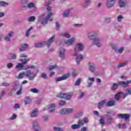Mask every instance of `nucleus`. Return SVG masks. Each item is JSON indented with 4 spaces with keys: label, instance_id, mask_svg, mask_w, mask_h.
<instances>
[{
    "label": "nucleus",
    "instance_id": "nucleus-1",
    "mask_svg": "<svg viewBox=\"0 0 131 131\" xmlns=\"http://www.w3.org/2000/svg\"><path fill=\"white\" fill-rule=\"evenodd\" d=\"M50 4H51L50 2L45 3V6L48 7V11L39 16V21L42 25H46L49 20V21H53V18L51 17L54 15V13L52 12L51 8L49 7Z\"/></svg>",
    "mask_w": 131,
    "mask_h": 131
},
{
    "label": "nucleus",
    "instance_id": "nucleus-2",
    "mask_svg": "<svg viewBox=\"0 0 131 131\" xmlns=\"http://www.w3.org/2000/svg\"><path fill=\"white\" fill-rule=\"evenodd\" d=\"M35 75H36V74L32 73L31 71L28 70L26 72L19 73L18 75L16 76V78L18 79H22V78H24V76H26V77L29 78V80H33L35 78Z\"/></svg>",
    "mask_w": 131,
    "mask_h": 131
},
{
    "label": "nucleus",
    "instance_id": "nucleus-3",
    "mask_svg": "<svg viewBox=\"0 0 131 131\" xmlns=\"http://www.w3.org/2000/svg\"><path fill=\"white\" fill-rule=\"evenodd\" d=\"M22 7L23 9H34V11H36V6L35 4L33 3H29V0H22Z\"/></svg>",
    "mask_w": 131,
    "mask_h": 131
},
{
    "label": "nucleus",
    "instance_id": "nucleus-4",
    "mask_svg": "<svg viewBox=\"0 0 131 131\" xmlns=\"http://www.w3.org/2000/svg\"><path fill=\"white\" fill-rule=\"evenodd\" d=\"M73 56H74V57H76V62L77 65H80V62L83 60V56H82V54H80L78 55L77 52H75Z\"/></svg>",
    "mask_w": 131,
    "mask_h": 131
},
{
    "label": "nucleus",
    "instance_id": "nucleus-5",
    "mask_svg": "<svg viewBox=\"0 0 131 131\" xmlns=\"http://www.w3.org/2000/svg\"><path fill=\"white\" fill-rule=\"evenodd\" d=\"M84 50V45L81 42L77 43L74 49L75 53H77L78 52H81Z\"/></svg>",
    "mask_w": 131,
    "mask_h": 131
},
{
    "label": "nucleus",
    "instance_id": "nucleus-6",
    "mask_svg": "<svg viewBox=\"0 0 131 131\" xmlns=\"http://www.w3.org/2000/svg\"><path fill=\"white\" fill-rule=\"evenodd\" d=\"M70 77V73H68L64 74L62 76L57 77L55 78V81H56V82H58L59 81H62V80H66V79H68V78H69Z\"/></svg>",
    "mask_w": 131,
    "mask_h": 131
},
{
    "label": "nucleus",
    "instance_id": "nucleus-7",
    "mask_svg": "<svg viewBox=\"0 0 131 131\" xmlns=\"http://www.w3.org/2000/svg\"><path fill=\"white\" fill-rule=\"evenodd\" d=\"M27 58V55L26 53H23L20 56L19 61H20L23 64H26L30 60L29 58Z\"/></svg>",
    "mask_w": 131,
    "mask_h": 131
},
{
    "label": "nucleus",
    "instance_id": "nucleus-8",
    "mask_svg": "<svg viewBox=\"0 0 131 131\" xmlns=\"http://www.w3.org/2000/svg\"><path fill=\"white\" fill-rule=\"evenodd\" d=\"M75 41H76V38L75 37H72L70 39H69L67 40L64 41L65 45H67V46H73L74 43H75Z\"/></svg>",
    "mask_w": 131,
    "mask_h": 131
},
{
    "label": "nucleus",
    "instance_id": "nucleus-9",
    "mask_svg": "<svg viewBox=\"0 0 131 131\" xmlns=\"http://www.w3.org/2000/svg\"><path fill=\"white\" fill-rule=\"evenodd\" d=\"M13 36H14V32L10 31L8 33L7 35L4 37V40H5V41L10 42L11 40L12 37Z\"/></svg>",
    "mask_w": 131,
    "mask_h": 131
},
{
    "label": "nucleus",
    "instance_id": "nucleus-10",
    "mask_svg": "<svg viewBox=\"0 0 131 131\" xmlns=\"http://www.w3.org/2000/svg\"><path fill=\"white\" fill-rule=\"evenodd\" d=\"M89 65V70L92 73H94V72H96L97 69L96 68V66H95V63L94 62H90L88 64Z\"/></svg>",
    "mask_w": 131,
    "mask_h": 131
},
{
    "label": "nucleus",
    "instance_id": "nucleus-11",
    "mask_svg": "<svg viewBox=\"0 0 131 131\" xmlns=\"http://www.w3.org/2000/svg\"><path fill=\"white\" fill-rule=\"evenodd\" d=\"M116 0H106V6L107 8H110L114 7Z\"/></svg>",
    "mask_w": 131,
    "mask_h": 131
},
{
    "label": "nucleus",
    "instance_id": "nucleus-12",
    "mask_svg": "<svg viewBox=\"0 0 131 131\" xmlns=\"http://www.w3.org/2000/svg\"><path fill=\"white\" fill-rule=\"evenodd\" d=\"M12 86H13L12 90L16 91H18V89H20V86H20V83H19V81H15L13 82Z\"/></svg>",
    "mask_w": 131,
    "mask_h": 131
},
{
    "label": "nucleus",
    "instance_id": "nucleus-13",
    "mask_svg": "<svg viewBox=\"0 0 131 131\" xmlns=\"http://www.w3.org/2000/svg\"><path fill=\"white\" fill-rule=\"evenodd\" d=\"M119 118H121L122 119H124V120H128L130 115L127 114H119L118 115Z\"/></svg>",
    "mask_w": 131,
    "mask_h": 131
},
{
    "label": "nucleus",
    "instance_id": "nucleus-14",
    "mask_svg": "<svg viewBox=\"0 0 131 131\" xmlns=\"http://www.w3.org/2000/svg\"><path fill=\"white\" fill-rule=\"evenodd\" d=\"M129 83H131V80H128L126 82L124 81L118 82V84L119 85H121V86H122L123 88H126L128 86V84H129Z\"/></svg>",
    "mask_w": 131,
    "mask_h": 131
},
{
    "label": "nucleus",
    "instance_id": "nucleus-15",
    "mask_svg": "<svg viewBox=\"0 0 131 131\" xmlns=\"http://www.w3.org/2000/svg\"><path fill=\"white\" fill-rule=\"evenodd\" d=\"M93 43H94L95 46L98 48H101V47L102 46V43H101L100 41V38L98 37H95L93 39Z\"/></svg>",
    "mask_w": 131,
    "mask_h": 131
},
{
    "label": "nucleus",
    "instance_id": "nucleus-16",
    "mask_svg": "<svg viewBox=\"0 0 131 131\" xmlns=\"http://www.w3.org/2000/svg\"><path fill=\"white\" fill-rule=\"evenodd\" d=\"M32 128L33 130H35V131L40 130V127L39 126V124H38V123H37V122H33Z\"/></svg>",
    "mask_w": 131,
    "mask_h": 131
},
{
    "label": "nucleus",
    "instance_id": "nucleus-17",
    "mask_svg": "<svg viewBox=\"0 0 131 131\" xmlns=\"http://www.w3.org/2000/svg\"><path fill=\"white\" fill-rule=\"evenodd\" d=\"M59 57L61 60L65 59V49L64 48H60L59 50Z\"/></svg>",
    "mask_w": 131,
    "mask_h": 131
},
{
    "label": "nucleus",
    "instance_id": "nucleus-18",
    "mask_svg": "<svg viewBox=\"0 0 131 131\" xmlns=\"http://www.w3.org/2000/svg\"><path fill=\"white\" fill-rule=\"evenodd\" d=\"M95 82V78L94 77H89L88 78V81H87V83L88 84L89 88H91L92 85H93V83Z\"/></svg>",
    "mask_w": 131,
    "mask_h": 131
},
{
    "label": "nucleus",
    "instance_id": "nucleus-19",
    "mask_svg": "<svg viewBox=\"0 0 131 131\" xmlns=\"http://www.w3.org/2000/svg\"><path fill=\"white\" fill-rule=\"evenodd\" d=\"M29 47V46L28 45V44L26 43L22 44L20 46V47L19 48V50L20 52H24V51H26V50L28 49Z\"/></svg>",
    "mask_w": 131,
    "mask_h": 131
},
{
    "label": "nucleus",
    "instance_id": "nucleus-20",
    "mask_svg": "<svg viewBox=\"0 0 131 131\" xmlns=\"http://www.w3.org/2000/svg\"><path fill=\"white\" fill-rule=\"evenodd\" d=\"M71 12V9H67L63 13L62 16L64 18H68L70 16V12Z\"/></svg>",
    "mask_w": 131,
    "mask_h": 131
},
{
    "label": "nucleus",
    "instance_id": "nucleus-21",
    "mask_svg": "<svg viewBox=\"0 0 131 131\" xmlns=\"http://www.w3.org/2000/svg\"><path fill=\"white\" fill-rule=\"evenodd\" d=\"M127 5V1L126 0H119V6L120 8H124Z\"/></svg>",
    "mask_w": 131,
    "mask_h": 131
},
{
    "label": "nucleus",
    "instance_id": "nucleus-22",
    "mask_svg": "<svg viewBox=\"0 0 131 131\" xmlns=\"http://www.w3.org/2000/svg\"><path fill=\"white\" fill-rule=\"evenodd\" d=\"M55 108H56V104L52 103L48 107V111L51 113H53L55 111Z\"/></svg>",
    "mask_w": 131,
    "mask_h": 131
},
{
    "label": "nucleus",
    "instance_id": "nucleus-23",
    "mask_svg": "<svg viewBox=\"0 0 131 131\" xmlns=\"http://www.w3.org/2000/svg\"><path fill=\"white\" fill-rule=\"evenodd\" d=\"M55 35H53L52 37L48 40L47 42H46V45L48 48H50V46L51 45L52 42L54 41V40L55 39Z\"/></svg>",
    "mask_w": 131,
    "mask_h": 131
},
{
    "label": "nucleus",
    "instance_id": "nucleus-24",
    "mask_svg": "<svg viewBox=\"0 0 131 131\" xmlns=\"http://www.w3.org/2000/svg\"><path fill=\"white\" fill-rule=\"evenodd\" d=\"M96 35H97V33L95 32H92L91 33H88V36L89 39H95V37H96Z\"/></svg>",
    "mask_w": 131,
    "mask_h": 131
},
{
    "label": "nucleus",
    "instance_id": "nucleus-25",
    "mask_svg": "<svg viewBox=\"0 0 131 131\" xmlns=\"http://www.w3.org/2000/svg\"><path fill=\"white\" fill-rule=\"evenodd\" d=\"M73 95H74V93L71 92L70 93H66V97H65V100H67V101H69V100L71 99V98L73 96Z\"/></svg>",
    "mask_w": 131,
    "mask_h": 131
},
{
    "label": "nucleus",
    "instance_id": "nucleus-26",
    "mask_svg": "<svg viewBox=\"0 0 131 131\" xmlns=\"http://www.w3.org/2000/svg\"><path fill=\"white\" fill-rule=\"evenodd\" d=\"M38 115V110L37 109L34 110L32 111L31 113V117H37Z\"/></svg>",
    "mask_w": 131,
    "mask_h": 131
},
{
    "label": "nucleus",
    "instance_id": "nucleus-27",
    "mask_svg": "<svg viewBox=\"0 0 131 131\" xmlns=\"http://www.w3.org/2000/svg\"><path fill=\"white\" fill-rule=\"evenodd\" d=\"M15 69H16L17 71L23 70V63H18L15 67Z\"/></svg>",
    "mask_w": 131,
    "mask_h": 131
},
{
    "label": "nucleus",
    "instance_id": "nucleus-28",
    "mask_svg": "<svg viewBox=\"0 0 131 131\" xmlns=\"http://www.w3.org/2000/svg\"><path fill=\"white\" fill-rule=\"evenodd\" d=\"M106 102H107V100H101L98 103V109H101L105 104H106Z\"/></svg>",
    "mask_w": 131,
    "mask_h": 131
},
{
    "label": "nucleus",
    "instance_id": "nucleus-29",
    "mask_svg": "<svg viewBox=\"0 0 131 131\" xmlns=\"http://www.w3.org/2000/svg\"><path fill=\"white\" fill-rule=\"evenodd\" d=\"M46 45V42L43 41V42H40L38 43H35V48H42V47H43Z\"/></svg>",
    "mask_w": 131,
    "mask_h": 131
},
{
    "label": "nucleus",
    "instance_id": "nucleus-30",
    "mask_svg": "<svg viewBox=\"0 0 131 131\" xmlns=\"http://www.w3.org/2000/svg\"><path fill=\"white\" fill-rule=\"evenodd\" d=\"M115 105V101L114 100H110L108 101L106 104V106L107 107H111L112 106H114Z\"/></svg>",
    "mask_w": 131,
    "mask_h": 131
},
{
    "label": "nucleus",
    "instance_id": "nucleus-31",
    "mask_svg": "<svg viewBox=\"0 0 131 131\" xmlns=\"http://www.w3.org/2000/svg\"><path fill=\"white\" fill-rule=\"evenodd\" d=\"M127 64H128V61L126 60L124 62L118 64L117 68H121V67H124V66H126Z\"/></svg>",
    "mask_w": 131,
    "mask_h": 131
},
{
    "label": "nucleus",
    "instance_id": "nucleus-32",
    "mask_svg": "<svg viewBox=\"0 0 131 131\" xmlns=\"http://www.w3.org/2000/svg\"><path fill=\"white\" fill-rule=\"evenodd\" d=\"M60 36H62L63 37H66V38H70L71 35L70 34L68 33H61L59 34Z\"/></svg>",
    "mask_w": 131,
    "mask_h": 131
},
{
    "label": "nucleus",
    "instance_id": "nucleus-33",
    "mask_svg": "<svg viewBox=\"0 0 131 131\" xmlns=\"http://www.w3.org/2000/svg\"><path fill=\"white\" fill-rule=\"evenodd\" d=\"M31 102V98L30 97H26L25 99V104L26 105H28V104H30Z\"/></svg>",
    "mask_w": 131,
    "mask_h": 131
},
{
    "label": "nucleus",
    "instance_id": "nucleus-34",
    "mask_svg": "<svg viewBox=\"0 0 131 131\" xmlns=\"http://www.w3.org/2000/svg\"><path fill=\"white\" fill-rule=\"evenodd\" d=\"M71 129H78L79 128H80V126L78 124H73L71 126Z\"/></svg>",
    "mask_w": 131,
    "mask_h": 131
},
{
    "label": "nucleus",
    "instance_id": "nucleus-35",
    "mask_svg": "<svg viewBox=\"0 0 131 131\" xmlns=\"http://www.w3.org/2000/svg\"><path fill=\"white\" fill-rule=\"evenodd\" d=\"M99 122L102 125V128H103V126L105 125V118H104L103 116H101L100 119L99 120Z\"/></svg>",
    "mask_w": 131,
    "mask_h": 131
},
{
    "label": "nucleus",
    "instance_id": "nucleus-36",
    "mask_svg": "<svg viewBox=\"0 0 131 131\" xmlns=\"http://www.w3.org/2000/svg\"><path fill=\"white\" fill-rule=\"evenodd\" d=\"M31 30H33V27H31L28 30H27L26 32V36L28 37L29 35L30 34V32Z\"/></svg>",
    "mask_w": 131,
    "mask_h": 131
},
{
    "label": "nucleus",
    "instance_id": "nucleus-37",
    "mask_svg": "<svg viewBox=\"0 0 131 131\" xmlns=\"http://www.w3.org/2000/svg\"><path fill=\"white\" fill-rule=\"evenodd\" d=\"M111 47L112 49L113 50H114V51L116 52V51H117V48H118L117 45H116V44L112 43H111Z\"/></svg>",
    "mask_w": 131,
    "mask_h": 131
},
{
    "label": "nucleus",
    "instance_id": "nucleus-38",
    "mask_svg": "<svg viewBox=\"0 0 131 131\" xmlns=\"http://www.w3.org/2000/svg\"><path fill=\"white\" fill-rule=\"evenodd\" d=\"M118 126L119 128H123V129H125V128H126V125L125 124V123H123V124L119 123L118 124Z\"/></svg>",
    "mask_w": 131,
    "mask_h": 131
},
{
    "label": "nucleus",
    "instance_id": "nucleus-39",
    "mask_svg": "<svg viewBox=\"0 0 131 131\" xmlns=\"http://www.w3.org/2000/svg\"><path fill=\"white\" fill-rule=\"evenodd\" d=\"M124 51V47H121L119 48L118 50H117L116 53H118V54H122L123 52Z\"/></svg>",
    "mask_w": 131,
    "mask_h": 131
},
{
    "label": "nucleus",
    "instance_id": "nucleus-40",
    "mask_svg": "<svg viewBox=\"0 0 131 131\" xmlns=\"http://www.w3.org/2000/svg\"><path fill=\"white\" fill-rule=\"evenodd\" d=\"M66 96V93H59L57 95V96L58 98H61V99H65Z\"/></svg>",
    "mask_w": 131,
    "mask_h": 131
},
{
    "label": "nucleus",
    "instance_id": "nucleus-41",
    "mask_svg": "<svg viewBox=\"0 0 131 131\" xmlns=\"http://www.w3.org/2000/svg\"><path fill=\"white\" fill-rule=\"evenodd\" d=\"M58 66L57 65H54V66H51L50 67H49L47 68L48 70H49V71H51V70H53V69H56Z\"/></svg>",
    "mask_w": 131,
    "mask_h": 131
},
{
    "label": "nucleus",
    "instance_id": "nucleus-42",
    "mask_svg": "<svg viewBox=\"0 0 131 131\" xmlns=\"http://www.w3.org/2000/svg\"><path fill=\"white\" fill-rule=\"evenodd\" d=\"M66 110L67 112V114H70V113H73L74 111L73 108H66Z\"/></svg>",
    "mask_w": 131,
    "mask_h": 131
},
{
    "label": "nucleus",
    "instance_id": "nucleus-43",
    "mask_svg": "<svg viewBox=\"0 0 131 131\" xmlns=\"http://www.w3.org/2000/svg\"><path fill=\"white\" fill-rule=\"evenodd\" d=\"M9 4L8 3L4 2V1H1L0 2V7H5L6 6H8Z\"/></svg>",
    "mask_w": 131,
    "mask_h": 131
},
{
    "label": "nucleus",
    "instance_id": "nucleus-44",
    "mask_svg": "<svg viewBox=\"0 0 131 131\" xmlns=\"http://www.w3.org/2000/svg\"><path fill=\"white\" fill-rule=\"evenodd\" d=\"M53 130L54 131H63V128L59 127L54 126Z\"/></svg>",
    "mask_w": 131,
    "mask_h": 131
},
{
    "label": "nucleus",
    "instance_id": "nucleus-45",
    "mask_svg": "<svg viewBox=\"0 0 131 131\" xmlns=\"http://www.w3.org/2000/svg\"><path fill=\"white\" fill-rule=\"evenodd\" d=\"M78 95L79 96V99H82V98L84 97V93L81 91H80L78 92Z\"/></svg>",
    "mask_w": 131,
    "mask_h": 131
},
{
    "label": "nucleus",
    "instance_id": "nucleus-46",
    "mask_svg": "<svg viewBox=\"0 0 131 131\" xmlns=\"http://www.w3.org/2000/svg\"><path fill=\"white\" fill-rule=\"evenodd\" d=\"M78 124L79 125L80 127V126H82V125H83V124H84L83 120H79L78 121Z\"/></svg>",
    "mask_w": 131,
    "mask_h": 131
},
{
    "label": "nucleus",
    "instance_id": "nucleus-47",
    "mask_svg": "<svg viewBox=\"0 0 131 131\" xmlns=\"http://www.w3.org/2000/svg\"><path fill=\"white\" fill-rule=\"evenodd\" d=\"M60 114H61V115H64V114H67L66 112V108L61 109L60 111Z\"/></svg>",
    "mask_w": 131,
    "mask_h": 131
},
{
    "label": "nucleus",
    "instance_id": "nucleus-48",
    "mask_svg": "<svg viewBox=\"0 0 131 131\" xmlns=\"http://www.w3.org/2000/svg\"><path fill=\"white\" fill-rule=\"evenodd\" d=\"M107 118L108 123H109V124H111V123H112V120H113L112 118L109 116H107Z\"/></svg>",
    "mask_w": 131,
    "mask_h": 131
},
{
    "label": "nucleus",
    "instance_id": "nucleus-49",
    "mask_svg": "<svg viewBox=\"0 0 131 131\" xmlns=\"http://www.w3.org/2000/svg\"><path fill=\"white\" fill-rule=\"evenodd\" d=\"M30 92L33 93L34 94H37L38 93V90L34 88L30 89Z\"/></svg>",
    "mask_w": 131,
    "mask_h": 131
},
{
    "label": "nucleus",
    "instance_id": "nucleus-50",
    "mask_svg": "<svg viewBox=\"0 0 131 131\" xmlns=\"http://www.w3.org/2000/svg\"><path fill=\"white\" fill-rule=\"evenodd\" d=\"M118 85H119V84H118H118L116 83H115L113 84V85L112 88V90H116V89H117V88H118Z\"/></svg>",
    "mask_w": 131,
    "mask_h": 131
},
{
    "label": "nucleus",
    "instance_id": "nucleus-51",
    "mask_svg": "<svg viewBox=\"0 0 131 131\" xmlns=\"http://www.w3.org/2000/svg\"><path fill=\"white\" fill-rule=\"evenodd\" d=\"M10 57V59H11L12 60H16V59H17V55L15 54H12Z\"/></svg>",
    "mask_w": 131,
    "mask_h": 131
},
{
    "label": "nucleus",
    "instance_id": "nucleus-52",
    "mask_svg": "<svg viewBox=\"0 0 131 131\" xmlns=\"http://www.w3.org/2000/svg\"><path fill=\"white\" fill-rule=\"evenodd\" d=\"M41 77L43 78V79H47L48 78V75L45 73H42L41 75Z\"/></svg>",
    "mask_w": 131,
    "mask_h": 131
},
{
    "label": "nucleus",
    "instance_id": "nucleus-53",
    "mask_svg": "<svg viewBox=\"0 0 131 131\" xmlns=\"http://www.w3.org/2000/svg\"><path fill=\"white\" fill-rule=\"evenodd\" d=\"M35 17L32 16L28 18L29 22H32L33 21H35Z\"/></svg>",
    "mask_w": 131,
    "mask_h": 131
},
{
    "label": "nucleus",
    "instance_id": "nucleus-54",
    "mask_svg": "<svg viewBox=\"0 0 131 131\" xmlns=\"http://www.w3.org/2000/svg\"><path fill=\"white\" fill-rule=\"evenodd\" d=\"M120 96H121V93L120 92L118 93L115 96L116 100H119V98H120Z\"/></svg>",
    "mask_w": 131,
    "mask_h": 131
},
{
    "label": "nucleus",
    "instance_id": "nucleus-55",
    "mask_svg": "<svg viewBox=\"0 0 131 131\" xmlns=\"http://www.w3.org/2000/svg\"><path fill=\"white\" fill-rule=\"evenodd\" d=\"M82 6L83 8H88V7H89V4L87 2H85L82 4Z\"/></svg>",
    "mask_w": 131,
    "mask_h": 131
},
{
    "label": "nucleus",
    "instance_id": "nucleus-56",
    "mask_svg": "<svg viewBox=\"0 0 131 131\" xmlns=\"http://www.w3.org/2000/svg\"><path fill=\"white\" fill-rule=\"evenodd\" d=\"M22 94V86H20L19 91L16 92V95H19Z\"/></svg>",
    "mask_w": 131,
    "mask_h": 131
},
{
    "label": "nucleus",
    "instance_id": "nucleus-57",
    "mask_svg": "<svg viewBox=\"0 0 131 131\" xmlns=\"http://www.w3.org/2000/svg\"><path fill=\"white\" fill-rule=\"evenodd\" d=\"M123 19V16L122 15H119L117 17V21L118 22H121V20Z\"/></svg>",
    "mask_w": 131,
    "mask_h": 131
},
{
    "label": "nucleus",
    "instance_id": "nucleus-58",
    "mask_svg": "<svg viewBox=\"0 0 131 131\" xmlns=\"http://www.w3.org/2000/svg\"><path fill=\"white\" fill-rule=\"evenodd\" d=\"M59 106H64V105H66V101H61L59 103Z\"/></svg>",
    "mask_w": 131,
    "mask_h": 131
},
{
    "label": "nucleus",
    "instance_id": "nucleus-59",
    "mask_svg": "<svg viewBox=\"0 0 131 131\" xmlns=\"http://www.w3.org/2000/svg\"><path fill=\"white\" fill-rule=\"evenodd\" d=\"M80 81H81V80L80 79H78L75 83V85H79V84H80Z\"/></svg>",
    "mask_w": 131,
    "mask_h": 131
},
{
    "label": "nucleus",
    "instance_id": "nucleus-60",
    "mask_svg": "<svg viewBox=\"0 0 131 131\" xmlns=\"http://www.w3.org/2000/svg\"><path fill=\"white\" fill-rule=\"evenodd\" d=\"M1 85L2 86H10V83H7V82H4V83H2Z\"/></svg>",
    "mask_w": 131,
    "mask_h": 131
},
{
    "label": "nucleus",
    "instance_id": "nucleus-61",
    "mask_svg": "<svg viewBox=\"0 0 131 131\" xmlns=\"http://www.w3.org/2000/svg\"><path fill=\"white\" fill-rule=\"evenodd\" d=\"M56 30H60V24H59L58 22L56 23Z\"/></svg>",
    "mask_w": 131,
    "mask_h": 131
},
{
    "label": "nucleus",
    "instance_id": "nucleus-62",
    "mask_svg": "<svg viewBox=\"0 0 131 131\" xmlns=\"http://www.w3.org/2000/svg\"><path fill=\"white\" fill-rule=\"evenodd\" d=\"M126 93H127L129 95H131V88H128L126 90Z\"/></svg>",
    "mask_w": 131,
    "mask_h": 131
},
{
    "label": "nucleus",
    "instance_id": "nucleus-63",
    "mask_svg": "<svg viewBox=\"0 0 131 131\" xmlns=\"http://www.w3.org/2000/svg\"><path fill=\"white\" fill-rule=\"evenodd\" d=\"M83 121L84 122V124L89 123V119H88V118H84L83 119Z\"/></svg>",
    "mask_w": 131,
    "mask_h": 131
},
{
    "label": "nucleus",
    "instance_id": "nucleus-64",
    "mask_svg": "<svg viewBox=\"0 0 131 131\" xmlns=\"http://www.w3.org/2000/svg\"><path fill=\"white\" fill-rule=\"evenodd\" d=\"M13 66V64L12 63H9L7 65V67H8V68H12Z\"/></svg>",
    "mask_w": 131,
    "mask_h": 131
}]
</instances>
